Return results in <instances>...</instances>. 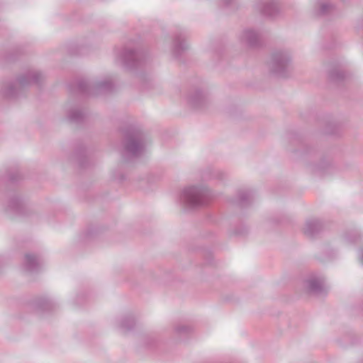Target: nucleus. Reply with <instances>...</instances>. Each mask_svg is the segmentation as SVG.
<instances>
[{"instance_id": "f8f14e48", "label": "nucleus", "mask_w": 363, "mask_h": 363, "mask_svg": "<svg viewBox=\"0 0 363 363\" xmlns=\"http://www.w3.org/2000/svg\"><path fill=\"white\" fill-rule=\"evenodd\" d=\"M307 286L308 290L313 293H318L322 290V283L316 279L308 280Z\"/></svg>"}, {"instance_id": "9b49d317", "label": "nucleus", "mask_w": 363, "mask_h": 363, "mask_svg": "<svg viewBox=\"0 0 363 363\" xmlns=\"http://www.w3.org/2000/svg\"><path fill=\"white\" fill-rule=\"evenodd\" d=\"M84 117V113L79 109H72L69 111L68 118L70 121L79 123L82 121Z\"/></svg>"}, {"instance_id": "39448f33", "label": "nucleus", "mask_w": 363, "mask_h": 363, "mask_svg": "<svg viewBox=\"0 0 363 363\" xmlns=\"http://www.w3.org/2000/svg\"><path fill=\"white\" fill-rule=\"evenodd\" d=\"M256 9L263 15L268 16H273L277 11V5L271 0L257 3Z\"/></svg>"}, {"instance_id": "9d476101", "label": "nucleus", "mask_w": 363, "mask_h": 363, "mask_svg": "<svg viewBox=\"0 0 363 363\" xmlns=\"http://www.w3.org/2000/svg\"><path fill=\"white\" fill-rule=\"evenodd\" d=\"M259 34L253 30H245L242 35V40L250 46L257 45L259 43Z\"/></svg>"}, {"instance_id": "f257e3e1", "label": "nucleus", "mask_w": 363, "mask_h": 363, "mask_svg": "<svg viewBox=\"0 0 363 363\" xmlns=\"http://www.w3.org/2000/svg\"><path fill=\"white\" fill-rule=\"evenodd\" d=\"M209 196L208 189L203 187L189 186L185 188L181 195V201L187 208L204 205Z\"/></svg>"}, {"instance_id": "0eeeda50", "label": "nucleus", "mask_w": 363, "mask_h": 363, "mask_svg": "<svg viewBox=\"0 0 363 363\" xmlns=\"http://www.w3.org/2000/svg\"><path fill=\"white\" fill-rule=\"evenodd\" d=\"M121 60L127 67L133 66L138 59V53L133 49L125 48L120 56Z\"/></svg>"}, {"instance_id": "1a4fd4ad", "label": "nucleus", "mask_w": 363, "mask_h": 363, "mask_svg": "<svg viewBox=\"0 0 363 363\" xmlns=\"http://www.w3.org/2000/svg\"><path fill=\"white\" fill-rule=\"evenodd\" d=\"M322 225L319 220H308L303 228V233L308 237H313L320 231Z\"/></svg>"}, {"instance_id": "423d86ee", "label": "nucleus", "mask_w": 363, "mask_h": 363, "mask_svg": "<svg viewBox=\"0 0 363 363\" xmlns=\"http://www.w3.org/2000/svg\"><path fill=\"white\" fill-rule=\"evenodd\" d=\"M43 78L44 77L40 72L30 71L26 75L21 77L18 82L21 86H24L31 83L39 84Z\"/></svg>"}, {"instance_id": "6ab92c4d", "label": "nucleus", "mask_w": 363, "mask_h": 363, "mask_svg": "<svg viewBox=\"0 0 363 363\" xmlns=\"http://www.w3.org/2000/svg\"><path fill=\"white\" fill-rule=\"evenodd\" d=\"M178 331L179 332H183V331H185L186 330V328L184 327V326H182V328H178Z\"/></svg>"}, {"instance_id": "f03ea898", "label": "nucleus", "mask_w": 363, "mask_h": 363, "mask_svg": "<svg viewBox=\"0 0 363 363\" xmlns=\"http://www.w3.org/2000/svg\"><path fill=\"white\" fill-rule=\"evenodd\" d=\"M291 59L289 54L284 51L274 52L269 62L270 69L277 75L286 77L290 69Z\"/></svg>"}, {"instance_id": "2eb2a0df", "label": "nucleus", "mask_w": 363, "mask_h": 363, "mask_svg": "<svg viewBox=\"0 0 363 363\" xmlns=\"http://www.w3.org/2000/svg\"><path fill=\"white\" fill-rule=\"evenodd\" d=\"M205 97L201 92L198 93L196 96L191 99V103L194 106L199 107L200 104L204 101Z\"/></svg>"}, {"instance_id": "dca6fc26", "label": "nucleus", "mask_w": 363, "mask_h": 363, "mask_svg": "<svg viewBox=\"0 0 363 363\" xmlns=\"http://www.w3.org/2000/svg\"><path fill=\"white\" fill-rule=\"evenodd\" d=\"M11 208L18 213H22L24 207L18 200H14L11 203Z\"/></svg>"}, {"instance_id": "f3484780", "label": "nucleus", "mask_w": 363, "mask_h": 363, "mask_svg": "<svg viewBox=\"0 0 363 363\" xmlns=\"http://www.w3.org/2000/svg\"><path fill=\"white\" fill-rule=\"evenodd\" d=\"M250 196V194L247 191H243L240 194V201L242 203H244L245 201H247Z\"/></svg>"}, {"instance_id": "412c9836", "label": "nucleus", "mask_w": 363, "mask_h": 363, "mask_svg": "<svg viewBox=\"0 0 363 363\" xmlns=\"http://www.w3.org/2000/svg\"><path fill=\"white\" fill-rule=\"evenodd\" d=\"M362 262H363V255H362Z\"/></svg>"}, {"instance_id": "aec40b11", "label": "nucleus", "mask_w": 363, "mask_h": 363, "mask_svg": "<svg viewBox=\"0 0 363 363\" xmlns=\"http://www.w3.org/2000/svg\"><path fill=\"white\" fill-rule=\"evenodd\" d=\"M223 2V4L228 5L230 4V0H222Z\"/></svg>"}, {"instance_id": "4468645a", "label": "nucleus", "mask_w": 363, "mask_h": 363, "mask_svg": "<svg viewBox=\"0 0 363 363\" xmlns=\"http://www.w3.org/2000/svg\"><path fill=\"white\" fill-rule=\"evenodd\" d=\"M333 7L328 3L320 2L319 3V9L317 11L318 15H325L330 13Z\"/></svg>"}, {"instance_id": "6e6552de", "label": "nucleus", "mask_w": 363, "mask_h": 363, "mask_svg": "<svg viewBox=\"0 0 363 363\" xmlns=\"http://www.w3.org/2000/svg\"><path fill=\"white\" fill-rule=\"evenodd\" d=\"M40 266V262L37 256L30 254L25 255L23 267L25 269L30 272H37Z\"/></svg>"}, {"instance_id": "ddd939ff", "label": "nucleus", "mask_w": 363, "mask_h": 363, "mask_svg": "<svg viewBox=\"0 0 363 363\" xmlns=\"http://www.w3.org/2000/svg\"><path fill=\"white\" fill-rule=\"evenodd\" d=\"M184 38L182 35H177L174 38V45L176 52H179L180 50H184L187 47L183 45Z\"/></svg>"}, {"instance_id": "20e7f679", "label": "nucleus", "mask_w": 363, "mask_h": 363, "mask_svg": "<svg viewBox=\"0 0 363 363\" xmlns=\"http://www.w3.org/2000/svg\"><path fill=\"white\" fill-rule=\"evenodd\" d=\"M79 90L87 95H96L100 92L111 91L112 84L109 81L98 82L89 83L85 80H82L78 84Z\"/></svg>"}, {"instance_id": "7ed1b4c3", "label": "nucleus", "mask_w": 363, "mask_h": 363, "mask_svg": "<svg viewBox=\"0 0 363 363\" xmlns=\"http://www.w3.org/2000/svg\"><path fill=\"white\" fill-rule=\"evenodd\" d=\"M144 150L143 133L140 130H131L125 135V150L133 157L140 156Z\"/></svg>"}, {"instance_id": "a211bd4d", "label": "nucleus", "mask_w": 363, "mask_h": 363, "mask_svg": "<svg viewBox=\"0 0 363 363\" xmlns=\"http://www.w3.org/2000/svg\"><path fill=\"white\" fill-rule=\"evenodd\" d=\"M330 77H331V79L335 80V79L342 78V74L341 73H340L339 72H337L335 74L333 73H331Z\"/></svg>"}]
</instances>
